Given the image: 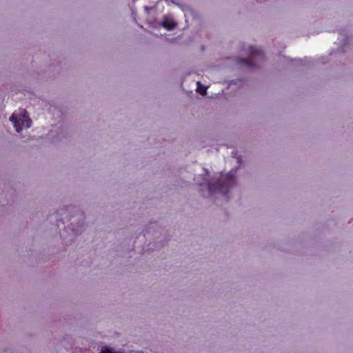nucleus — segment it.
Wrapping results in <instances>:
<instances>
[{"label":"nucleus","instance_id":"f257e3e1","mask_svg":"<svg viewBox=\"0 0 353 353\" xmlns=\"http://www.w3.org/2000/svg\"><path fill=\"white\" fill-rule=\"evenodd\" d=\"M238 168L232 169L224 178H219L215 181H210L206 178L203 179V182L199 183V191L203 192V186L207 188L206 195L202 193L204 197L208 198L214 196L216 192L228 196L231 188L236 183V173Z\"/></svg>","mask_w":353,"mask_h":353},{"label":"nucleus","instance_id":"f03ea898","mask_svg":"<svg viewBox=\"0 0 353 353\" xmlns=\"http://www.w3.org/2000/svg\"><path fill=\"white\" fill-rule=\"evenodd\" d=\"M264 57V54L261 50L251 46L249 48V58L239 57L237 59V63L240 65H245L248 69H257L260 68L257 61H263Z\"/></svg>","mask_w":353,"mask_h":353},{"label":"nucleus","instance_id":"7ed1b4c3","mask_svg":"<svg viewBox=\"0 0 353 353\" xmlns=\"http://www.w3.org/2000/svg\"><path fill=\"white\" fill-rule=\"evenodd\" d=\"M57 214H60L63 217H56V221H63L64 219L70 221L72 219H74L75 221H80L85 219L84 212L76 205H68L64 208L59 209L57 211Z\"/></svg>","mask_w":353,"mask_h":353},{"label":"nucleus","instance_id":"20e7f679","mask_svg":"<svg viewBox=\"0 0 353 353\" xmlns=\"http://www.w3.org/2000/svg\"><path fill=\"white\" fill-rule=\"evenodd\" d=\"M160 25L167 30H173L177 26L176 22L169 16H165Z\"/></svg>","mask_w":353,"mask_h":353},{"label":"nucleus","instance_id":"39448f33","mask_svg":"<svg viewBox=\"0 0 353 353\" xmlns=\"http://www.w3.org/2000/svg\"><path fill=\"white\" fill-rule=\"evenodd\" d=\"M245 82V79L239 78V79L231 80L229 82L228 85L230 86L233 84V85H237L238 87H241Z\"/></svg>","mask_w":353,"mask_h":353},{"label":"nucleus","instance_id":"423d86ee","mask_svg":"<svg viewBox=\"0 0 353 353\" xmlns=\"http://www.w3.org/2000/svg\"><path fill=\"white\" fill-rule=\"evenodd\" d=\"M24 121L21 118L15 123H13L14 127L17 132H20L23 130Z\"/></svg>","mask_w":353,"mask_h":353},{"label":"nucleus","instance_id":"0eeeda50","mask_svg":"<svg viewBox=\"0 0 353 353\" xmlns=\"http://www.w3.org/2000/svg\"><path fill=\"white\" fill-rule=\"evenodd\" d=\"M99 353H117V352L112 347L103 346Z\"/></svg>","mask_w":353,"mask_h":353},{"label":"nucleus","instance_id":"6e6552de","mask_svg":"<svg viewBox=\"0 0 353 353\" xmlns=\"http://www.w3.org/2000/svg\"><path fill=\"white\" fill-rule=\"evenodd\" d=\"M21 117H19V115L16 114H12L10 117V121L12 123H15L17 121L20 120Z\"/></svg>","mask_w":353,"mask_h":353},{"label":"nucleus","instance_id":"1a4fd4ad","mask_svg":"<svg viewBox=\"0 0 353 353\" xmlns=\"http://www.w3.org/2000/svg\"><path fill=\"white\" fill-rule=\"evenodd\" d=\"M152 8L151 7H149V6H145L144 7V10L148 12V13H150V11L151 10Z\"/></svg>","mask_w":353,"mask_h":353},{"label":"nucleus","instance_id":"9d476101","mask_svg":"<svg viewBox=\"0 0 353 353\" xmlns=\"http://www.w3.org/2000/svg\"><path fill=\"white\" fill-rule=\"evenodd\" d=\"M237 162L239 165H241L243 161H242L241 156L237 157Z\"/></svg>","mask_w":353,"mask_h":353},{"label":"nucleus","instance_id":"9b49d317","mask_svg":"<svg viewBox=\"0 0 353 353\" xmlns=\"http://www.w3.org/2000/svg\"><path fill=\"white\" fill-rule=\"evenodd\" d=\"M172 3L175 4V5H177L180 7H181V6L179 3H176V1H174V0H171Z\"/></svg>","mask_w":353,"mask_h":353},{"label":"nucleus","instance_id":"f8f14e48","mask_svg":"<svg viewBox=\"0 0 353 353\" xmlns=\"http://www.w3.org/2000/svg\"><path fill=\"white\" fill-rule=\"evenodd\" d=\"M1 204L2 207H5L6 205H9V201H8V202L6 204L4 203H2Z\"/></svg>","mask_w":353,"mask_h":353},{"label":"nucleus","instance_id":"ddd939ff","mask_svg":"<svg viewBox=\"0 0 353 353\" xmlns=\"http://www.w3.org/2000/svg\"><path fill=\"white\" fill-rule=\"evenodd\" d=\"M203 170H204V172H205V174L206 175H208V174H209V171H208L207 169L204 168V169H203Z\"/></svg>","mask_w":353,"mask_h":353},{"label":"nucleus","instance_id":"4468645a","mask_svg":"<svg viewBox=\"0 0 353 353\" xmlns=\"http://www.w3.org/2000/svg\"><path fill=\"white\" fill-rule=\"evenodd\" d=\"M206 93V90H204L203 92H201L200 94L202 95H204Z\"/></svg>","mask_w":353,"mask_h":353},{"label":"nucleus","instance_id":"2eb2a0df","mask_svg":"<svg viewBox=\"0 0 353 353\" xmlns=\"http://www.w3.org/2000/svg\"><path fill=\"white\" fill-rule=\"evenodd\" d=\"M136 0H132L133 2H134Z\"/></svg>","mask_w":353,"mask_h":353}]
</instances>
